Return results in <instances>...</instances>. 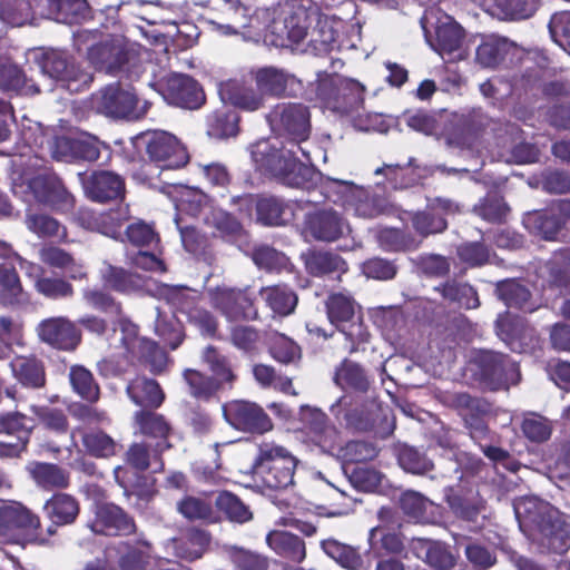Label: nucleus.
I'll return each mask as SVG.
<instances>
[{
	"label": "nucleus",
	"instance_id": "63",
	"mask_svg": "<svg viewBox=\"0 0 570 570\" xmlns=\"http://www.w3.org/2000/svg\"><path fill=\"white\" fill-rule=\"evenodd\" d=\"M379 410V404L372 401L365 410L358 411L354 409L352 411H345L343 419L347 426L357 431H366L373 426Z\"/></svg>",
	"mask_w": 570,
	"mask_h": 570
},
{
	"label": "nucleus",
	"instance_id": "49",
	"mask_svg": "<svg viewBox=\"0 0 570 570\" xmlns=\"http://www.w3.org/2000/svg\"><path fill=\"white\" fill-rule=\"evenodd\" d=\"M322 548L330 558L346 569L355 570L362 564L360 554L351 546L327 539L322 542Z\"/></svg>",
	"mask_w": 570,
	"mask_h": 570
},
{
	"label": "nucleus",
	"instance_id": "4",
	"mask_svg": "<svg viewBox=\"0 0 570 570\" xmlns=\"http://www.w3.org/2000/svg\"><path fill=\"white\" fill-rule=\"evenodd\" d=\"M331 82L337 92L333 100L327 101V106L337 112L348 116L354 128L357 130H376L380 116L358 111L363 102L364 87L353 79L340 77L332 79Z\"/></svg>",
	"mask_w": 570,
	"mask_h": 570
},
{
	"label": "nucleus",
	"instance_id": "55",
	"mask_svg": "<svg viewBox=\"0 0 570 570\" xmlns=\"http://www.w3.org/2000/svg\"><path fill=\"white\" fill-rule=\"evenodd\" d=\"M315 28L308 30V46L316 52H326L335 42L336 32L332 28L327 19H322L317 16Z\"/></svg>",
	"mask_w": 570,
	"mask_h": 570
},
{
	"label": "nucleus",
	"instance_id": "20",
	"mask_svg": "<svg viewBox=\"0 0 570 570\" xmlns=\"http://www.w3.org/2000/svg\"><path fill=\"white\" fill-rule=\"evenodd\" d=\"M302 419L307 422L306 434L311 442L317 445L325 453L341 451V442L337 430L327 424L326 415L311 407H302Z\"/></svg>",
	"mask_w": 570,
	"mask_h": 570
},
{
	"label": "nucleus",
	"instance_id": "43",
	"mask_svg": "<svg viewBox=\"0 0 570 570\" xmlns=\"http://www.w3.org/2000/svg\"><path fill=\"white\" fill-rule=\"evenodd\" d=\"M46 510L55 523L67 524L76 519L79 507L71 495L59 493L46 503Z\"/></svg>",
	"mask_w": 570,
	"mask_h": 570
},
{
	"label": "nucleus",
	"instance_id": "31",
	"mask_svg": "<svg viewBox=\"0 0 570 570\" xmlns=\"http://www.w3.org/2000/svg\"><path fill=\"white\" fill-rule=\"evenodd\" d=\"M130 400L139 406L157 407L164 401V393L154 380L137 377L127 386Z\"/></svg>",
	"mask_w": 570,
	"mask_h": 570
},
{
	"label": "nucleus",
	"instance_id": "39",
	"mask_svg": "<svg viewBox=\"0 0 570 570\" xmlns=\"http://www.w3.org/2000/svg\"><path fill=\"white\" fill-rule=\"evenodd\" d=\"M0 298L10 305L27 301L16 269L7 263L0 264Z\"/></svg>",
	"mask_w": 570,
	"mask_h": 570
},
{
	"label": "nucleus",
	"instance_id": "3",
	"mask_svg": "<svg viewBox=\"0 0 570 570\" xmlns=\"http://www.w3.org/2000/svg\"><path fill=\"white\" fill-rule=\"evenodd\" d=\"M317 18V11L305 4L291 1L279 7L277 16L269 24V31L275 36V43L281 47L303 42Z\"/></svg>",
	"mask_w": 570,
	"mask_h": 570
},
{
	"label": "nucleus",
	"instance_id": "34",
	"mask_svg": "<svg viewBox=\"0 0 570 570\" xmlns=\"http://www.w3.org/2000/svg\"><path fill=\"white\" fill-rule=\"evenodd\" d=\"M14 377L24 386L40 387L45 384V372L41 363L35 357L17 356L10 362Z\"/></svg>",
	"mask_w": 570,
	"mask_h": 570
},
{
	"label": "nucleus",
	"instance_id": "40",
	"mask_svg": "<svg viewBox=\"0 0 570 570\" xmlns=\"http://www.w3.org/2000/svg\"><path fill=\"white\" fill-rule=\"evenodd\" d=\"M357 305L355 301L346 294H332L326 299V312L330 322L337 328L352 318H355Z\"/></svg>",
	"mask_w": 570,
	"mask_h": 570
},
{
	"label": "nucleus",
	"instance_id": "33",
	"mask_svg": "<svg viewBox=\"0 0 570 570\" xmlns=\"http://www.w3.org/2000/svg\"><path fill=\"white\" fill-rule=\"evenodd\" d=\"M266 542L276 553L295 562H301L305 558L304 542L289 532L272 531L267 534Z\"/></svg>",
	"mask_w": 570,
	"mask_h": 570
},
{
	"label": "nucleus",
	"instance_id": "46",
	"mask_svg": "<svg viewBox=\"0 0 570 570\" xmlns=\"http://www.w3.org/2000/svg\"><path fill=\"white\" fill-rule=\"evenodd\" d=\"M497 293L499 298L509 307L524 308L529 312L534 309L529 304L530 292L515 281H502L498 283Z\"/></svg>",
	"mask_w": 570,
	"mask_h": 570
},
{
	"label": "nucleus",
	"instance_id": "19",
	"mask_svg": "<svg viewBox=\"0 0 570 570\" xmlns=\"http://www.w3.org/2000/svg\"><path fill=\"white\" fill-rule=\"evenodd\" d=\"M208 293L212 305L228 320L252 317L256 314L252 311V299L245 291L222 285L209 289Z\"/></svg>",
	"mask_w": 570,
	"mask_h": 570
},
{
	"label": "nucleus",
	"instance_id": "10",
	"mask_svg": "<svg viewBox=\"0 0 570 570\" xmlns=\"http://www.w3.org/2000/svg\"><path fill=\"white\" fill-rule=\"evenodd\" d=\"M39 518L20 502L0 505V540L24 543L36 539Z\"/></svg>",
	"mask_w": 570,
	"mask_h": 570
},
{
	"label": "nucleus",
	"instance_id": "64",
	"mask_svg": "<svg viewBox=\"0 0 570 570\" xmlns=\"http://www.w3.org/2000/svg\"><path fill=\"white\" fill-rule=\"evenodd\" d=\"M180 313L185 314L188 321L195 324L203 333L212 335L216 331V321L213 315L200 306L189 302L179 306Z\"/></svg>",
	"mask_w": 570,
	"mask_h": 570
},
{
	"label": "nucleus",
	"instance_id": "50",
	"mask_svg": "<svg viewBox=\"0 0 570 570\" xmlns=\"http://www.w3.org/2000/svg\"><path fill=\"white\" fill-rule=\"evenodd\" d=\"M69 379L73 391L82 399L90 402H96L99 399V387L87 368L80 365L72 366Z\"/></svg>",
	"mask_w": 570,
	"mask_h": 570
},
{
	"label": "nucleus",
	"instance_id": "48",
	"mask_svg": "<svg viewBox=\"0 0 570 570\" xmlns=\"http://www.w3.org/2000/svg\"><path fill=\"white\" fill-rule=\"evenodd\" d=\"M287 459H295V456L281 445L264 443L259 446L255 468L257 472L271 471L272 468L278 469L282 465H285V461Z\"/></svg>",
	"mask_w": 570,
	"mask_h": 570
},
{
	"label": "nucleus",
	"instance_id": "2",
	"mask_svg": "<svg viewBox=\"0 0 570 570\" xmlns=\"http://www.w3.org/2000/svg\"><path fill=\"white\" fill-rule=\"evenodd\" d=\"M513 510L520 529L527 533L538 530L548 539L556 552H563L570 540V525L561 513L537 497H522L514 501Z\"/></svg>",
	"mask_w": 570,
	"mask_h": 570
},
{
	"label": "nucleus",
	"instance_id": "59",
	"mask_svg": "<svg viewBox=\"0 0 570 570\" xmlns=\"http://www.w3.org/2000/svg\"><path fill=\"white\" fill-rule=\"evenodd\" d=\"M216 505L232 521L243 523L252 519L248 508L230 492L219 493L216 498Z\"/></svg>",
	"mask_w": 570,
	"mask_h": 570
},
{
	"label": "nucleus",
	"instance_id": "22",
	"mask_svg": "<svg viewBox=\"0 0 570 570\" xmlns=\"http://www.w3.org/2000/svg\"><path fill=\"white\" fill-rule=\"evenodd\" d=\"M29 188L38 202L58 210L66 212L73 207L72 195L55 176H37L29 183Z\"/></svg>",
	"mask_w": 570,
	"mask_h": 570
},
{
	"label": "nucleus",
	"instance_id": "51",
	"mask_svg": "<svg viewBox=\"0 0 570 570\" xmlns=\"http://www.w3.org/2000/svg\"><path fill=\"white\" fill-rule=\"evenodd\" d=\"M0 87L19 90L24 95L40 92L39 87L31 79H28L17 66L12 65L3 66L0 69Z\"/></svg>",
	"mask_w": 570,
	"mask_h": 570
},
{
	"label": "nucleus",
	"instance_id": "47",
	"mask_svg": "<svg viewBox=\"0 0 570 570\" xmlns=\"http://www.w3.org/2000/svg\"><path fill=\"white\" fill-rule=\"evenodd\" d=\"M27 228L39 237H57L66 239L67 232L60 223L45 214L28 213L26 216Z\"/></svg>",
	"mask_w": 570,
	"mask_h": 570
},
{
	"label": "nucleus",
	"instance_id": "57",
	"mask_svg": "<svg viewBox=\"0 0 570 570\" xmlns=\"http://www.w3.org/2000/svg\"><path fill=\"white\" fill-rule=\"evenodd\" d=\"M297 465L296 459H287L285 465L272 468L271 471L258 472L266 487L275 490L286 489L294 483V472Z\"/></svg>",
	"mask_w": 570,
	"mask_h": 570
},
{
	"label": "nucleus",
	"instance_id": "58",
	"mask_svg": "<svg viewBox=\"0 0 570 570\" xmlns=\"http://www.w3.org/2000/svg\"><path fill=\"white\" fill-rule=\"evenodd\" d=\"M377 240L385 250H410L417 248L420 242L396 228H384L379 233Z\"/></svg>",
	"mask_w": 570,
	"mask_h": 570
},
{
	"label": "nucleus",
	"instance_id": "24",
	"mask_svg": "<svg viewBox=\"0 0 570 570\" xmlns=\"http://www.w3.org/2000/svg\"><path fill=\"white\" fill-rule=\"evenodd\" d=\"M99 141L94 137L58 138L52 148L53 158L60 161H71L77 158L94 161L99 158Z\"/></svg>",
	"mask_w": 570,
	"mask_h": 570
},
{
	"label": "nucleus",
	"instance_id": "56",
	"mask_svg": "<svg viewBox=\"0 0 570 570\" xmlns=\"http://www.w3.org/2000/svg\"><path fill=\"white\" fill-rule=\"evenodd\" d=\"M208 544V537L198 530L189 531L177 544V556L186 560H195L202 557Z\"/></svg>",
	"mask_w": 570,
	"mask_h": 570
},
{
	"label": "nucleus",
	"instance_id": "52",
	"mask_svg": "<svg viewBox=\"0 0 570 570\" xmlns=\"http://www.w3.org/2000/svg\"><path fill=\"white\" fill-rule=\"evenodd\" d=\"M39 257L42 263L51 267L67 269L73 278L83 275L81 267L73 261L71 255L61 248L45 246L40 249Z\"/></svg>",
	"mask_w": 570,
	"mask_h": 570
},
{
	"label": "nucleus",
	"instance_id": "23",
	"mask_svg": "<svg viewBox=\"0 0 570 570\" xmlns=\"http://www.w3.org/2000/svg\"><path fill=\"white\" fill-rule=\"evenodd\" d=\"M239 210L244 216L250 217L256 208L257 220L265 225H282L286 222L287 206L275 197H255L247 195L238 198Z\"/></svg>",
	"mask_w": 570,
	"mask_h": 570
},
{
	"label": "nucleus",
	"instance_id": "8",
	"mask_svg": "<svg viewBox=\"0 0 570 570\" xmlns=\"http://www.w3.org/2000/svg\"><path fill=\"white\" fill-rule=\"evenodd\" d=\"M139 140L151 163L160 169H178L188 163V154L184 145L170 132L157 130L145 132Z\"/></svg>",
	"mask_w": 570,
	"mask_h": 570
},
{
	"label": "nucleus",
	"instance_id": "1",
	"mask_svg": "<svg viewBox=\"0 0 570 570\" xmlns=\"http://www.w3.org/2000/svg\"><path fill=\"white\" fill-rule=\"evenodd\" d=\"M272 130L289 137V147H278L277 142L263 140L254 145L252 157L264 169L291 187H304L312 178L313 170L304 164L297 154L307 161L308 153L301 146L311 134V114L306 106L295 102L277 104L267 115Z\"/></svg>",
	"mask_w": 570,
	"mask_h": 570
},
{
	"label": "nucleus",
	"instance_id": "62",
	"mask_svg": "<svg viewBox=\"0 0 570 570\" xmlns=\"http://www.w3.org/2000/svg\"><path fill=\"white\" fill-rule=\"evenodd\" d=\"M338 331L345 336L348 345L346 348L353 353L356 352L360 346L368 341L370 333L364 325L362 318L356 316L351 321L343 323Z\"/></svg>",
	"mask_w": 570,
	"mask_h": 570
},
{
	"label": "nucleus",
	"instance_id": "21",
	"mask_svg": "<svg viewBox=\"0 0 570 570\" xmlns=\"http://www.w3.org/2000/svg\"><path fill=\"white\" fill-rule=\"evenodd\" d=\"M37 334L43 343L66 351L73 350L80 341L76 326L62 316L41 321L37 326Z\"/></svg>",
	"mask_w": 570,
	"mask_h": 570
},
{
	"label": "nucleus",
	"instance_id": "38",
	"mask_svg": "<svg viewBox=\"0 0 570 570\" xmlns=\"http://www.w3.org/2000/svg\"><path fill=\"white\" fill-rule=\"evenodd\" d=\"M334 381L342 389H352L360 392H365L370 386L368 377L363 367L348 360H344L337 367Z\"/></svg>",
	"mask_w": 570,
	"mask_h": 570
},
{
	"label": "nucleus",
	"instance_id": "11",
	"mask_svg": "<svg viewBox=\"0 0 570 570\" xmlns=\"http://www.w3.org/2000/svg\"><path fill=\"white\" fill-rule=\"evenodd\" d=\"M124 348L125 353L131 354L150 363L155 371H161L166 366L167 357L165 352L150 340L138 336L137 326L128 320H120L114 330V343Z\"/></svg>",
	"mask_w": 570,
	"mask_h": 570
},
{
	"label": "nucleus",
	"instance_id": "27",
	"mask_svg": "<svg viewBox=\"0 0 570 570\" xmlns=\"http://www.w3.org/2000/svg\"><path fill=\"white\" fill-rule=\"evenodd\" d=\"M48 17L61 23H78L91 17L87 0H48Z\"/></svg>",
	"mask_w": 570,
	"mask_h": 570
},
{
	"label": "nucleus",
	"instance_id": "53",
	"mask_svg": "<svg viewBox=\"0 0 570 570\" xmlns=\"http://www.w3.org/2000/svg\"><path fill=\"white\" fill-rule=\"evenodd\" d=\"M507 48V40L489 37L478 47L476 60L483 67H495L503 59Z\"/></svg>",
	"mask_w": 570,
	"mask_h": 570
},
{
	"label": "nucleus",
	"instance_id": "14",
	"mask_svg": "<svg viewBox=\"0 0 570 570\" xmlns=\"http://www.w3.org/2000/svg\"><path fill=\"white\" fill-rule=\"evenodd\" d=\"M256 89L264 96L279 98L295 95L301 81L285 69L265 66L250 71Z\"/></svg>",
	"mask_w": 570,
	"mask_h": 570
},
{
	"label": "nucleus",
	"instance_id": "44",
	"mask_svg": "<svg viewBox=\"0 0 570 570\" xmlns=\"http://www.w3.org/2000/svg\"><path fill=\"white\" fill-rule=\"evenodd\" d=\"M207 124V132L209 136L226 138L237 134L238 116L234 110L224 107L208 116Z\"/></svg>",
	"mask_w": 570,
	"mask_h": 570
},
{
	"label": "nucleus",
	"instance_id": "12",
	"mask_svg": "<svg viewBox=\"0 0 570 570\" xmlns=\"http://www.w3.org/2000/svg\"><path fill=\"white\" fill-rule=\"evenodd\" d=\"M421 24L425 33L429 27H434L436 43L434 50L443 59L454 60L462 58L460 47L463 38L461 27L448 14H440L438 10L429 9L421 19Z\"/></svg>",
	"mask_w": 570,
	"mask_h": 570
},
{
	"label": "nucleus",
	"instance_id": "15",
	"mask_svg": "<svg viewBox=\"0 0 570 570\" xmlns=\"http://www.w3.org/2000/svg\"><path fill=\"white\" fill-rule=\"evenodd\" d=\"M223 414L232 426L244 432L264 433L273 426L263 409L247 401H232L223 405Z\"/></svg>",
	"mask_w": 570,
	"mask_h": 570
},
{
	"label": "nucleus",
	"instance_id": "61",
	"mask_svg": "<svg viewBox=\"0 0 570 570\" xmlns=\"http://www.w3.org/2000/svg\"><path fill=\"white\" fill-rule=\"evenodd\" d=\"M442 295L465 308H476L480 305L476 292L468 284H446L442 288Z\"/></svg>",
	"mask_w": 570,
	"mask_h": 570
},
{
	"label": "nucleus",
	"instance_id": "35",
	"mask_svg": "<svg viewBox=\"0 0 570 570\" xmlns=\"http://www.w3.org/2000/svg\"><path fill=\"white\" fill-rule=\"evenodd\" d=\"M220 95L223 99L247 111H255L264 106V95L238 83L226 85L222 88Z\"/></svg>",
	"mask_w": 570,
	"mask_h": 570
},
{
	"label": "nucleus",
	"instance_id": "6",
	"mask_svg": "<svg viewBox=\"0 0 570 570\" xmlns=\"http://www.w3.org/2000/svg\"><path fill=\"white\" fill-rule=\"evenodd\" d=\"M469 370L491 390L517 384L520 379L514 361L491 351L475 352L469 363Z\"/></svg>",
	"mask_w": 570,
	"mask_h": 570
},
{
	"label": "nucleus",
	"instance_id": "45",
	"mask_svg": "<svg viewBox=\"0 0 570 570\" xmlns=\"http://www.w3.org/2000/svg\"><path fill=\"white\" fill-rule=\"evenodd\" d=\"M32 19L29 0H0V21L11 27H21Z\"/></svg>",
	"mask_w": 570,
	"mask_h": 570
},
{
	"label": "nucleus",
	"instance_id": "18",
	"mask_svg": "<svg viewBox=\"0 0 570 570\" xmlns=\"http://www.w3.org/2000/svg\"><path fill=\"white\" fill-rule=\"evenodd\" d=\"M348 232L347 222L333 209L317 210L305 219V233L316 240L334 242Z\"/></svg>",
	"mask_w": 570,
	"mask_h": 570
},
{
	"label": "nucleus",
	"instance_id": "9",
	"mask_svg": "<svg viewBox=\"0 0 570 570\" xmlns=\"http://www.w3.org/2000/svg\"><path fill=\"white\" fill-rule=\"evenodd\" d=\"M332 189L347 212L364 219H372L389 210L387 202L376 195H372L362 186L350 180L330 179Z\"/></svg>",
	"mask_w": 570,
	"mask_h": 570
},
{
	"label": "nucleus",
	"instance_id": "30",
	"mask_svg": "<svg viewBox=\"0 0 570 570\" xmlns=\"http://www.w3.org/2000/svg\"><path fill=\"white\" fill-rule=\"evenodd\" d=\"M305 267L313 276H324L347 271V265L337 254L311 250L303 254Z\"/></svg>",
	"mask_w": 570,
	"mask_h": 570
},
{
	"label": "nucleus",
	"instance_id": "54",
	"mask_svg": "<svg viewBox=\"0 0 570 570\" xmlns=\"http://www.w3.org/2000/svg\"><path fill=\"white\" fill-rule=\"evenodd\" d=\"M82 444L87 453L107 458L116 452L115 441L101 431L81 432Z\"/></svg>",
	"mask_w": 570,
	"mask_h": 570
},
{
	"label": "nucleus",
	"instance_id": "26",
	"mask_svg": "<svg viewBox=\"0 0 570 570\" xmlns=\"http://www.w3.org/2000/svg\"><path fill=\"white\" fill-rule=\"evenodd\" d=\"M86 195L94 202L104 203L124 194L125 185L120 176L110 171H97L82 180Z\"/></svg>",
	"mask_w": 570,
	"mask_h": 570
},
{
	"label": "nucleus",
	"instance_id": "42",
	"mask_svg": "<svg viewBox=\"0 0 570 570\" xmlns=\"http://www.w3.org/2000/svg\"><path fill=\"white\" fill-rule=\"evenodd\" d=\"M102 278L108 287L121 293H131L145 286L139 275L111 265H106L102 269Z\"/></svg>",
	"mask_w": 570,
	"mask_h": 570
},
{
	"label": "nucleus",
	"instance_id": "41",
	"mask_svg": "<svg viewBox=\"0 0 570 570\" xmlns=\"http://www.w3.org/2000/svg\"><path fill=\"white\" fill-rule=\"evenodd\" d=\"M524 226L544 239H553L561 228V219L554 212H533L523 218Z\"/></svg>",
	"mask_w": 570,
	"mask_h": 570
},
{
	"label": "nucleus",
	"instance_id": "36",
	"mask_svg": "<svg viewBox=\"0 0 570 570\" xmlns=\"http://www.w3.org/2000/svg\"><path fill=\"white\" fill-rule=\"evenodd\" d=\"M259 294L271 309L281 316L293 313L297 304V295L287 286L264 287Z\"/></svg>",
	"mask_w": 570,
	"mask_h": 570
},
{
	"label": "nucleus",
	"instance_id": "16",
	"mask_svg": "<svg viewBox=\"0 0 570 570\" xmlns=\"http://www.w3.org/2000/svg\"><path fill=\"white\" fill-rule=\"evenodd\" d=\"M94 107L100 114L112 118H139L141 112L137 110L136 95L110 85L97 94L94 98Z\"/></svg>",
	"mask_w": 570,
	"mask_h": 570
},
{
	"label": "nucleus",
	"instance_id": "37",
	"mask_svg": "<svg viewBox=\"0 0 570 570\" xmlns=\"http://www.w3.org/2000/svg\"><path fill=\"white\" fill-rule=\"evenodd\" d=\"M28 471L35 482L45 489L66 488L69 483L68 473L56 464L35 462Z\"/></svg>",
	"mask_w": 570,
	"mask_h": 570
},
{
	"label": "nucleus",
	"instance_id": "29",
	"mask_svg": "<svg viewBox=\"0 0 570 570\" xmlns=\"http://www.w3.org/2000/svg\"><path fill=\"white\" fill-rule=\"evenodd\" d=\"M168 89L173 100L188 109L200 106L204 96L198 83L188 76L174 75L168 80Z\"/></svg>",
	"mask_w": 570,
	"mask_h": 570
},
{
	"label": "nucleus",
	"instance_id": "17",
	"mask_svg": "<svg viewBox=\"0 0 570 570\" xmlns=\"http://www.w3.org/2000/svg\"><path fill=\"white\" fill-rule=\"evenodd\" d=\"M42 58L39 61L40 69L43 76H48L57 81L67 83L69 90H79L80 86L88 85L91 81V76L87 72L76 69L68 63L67 57L60 51H47L41 53Z\"/></svg>",
	"mask_w": 570,
	"mask_h": 570
},
{
	"label": "nucleus",
	"instance_id": "5",
	"mask_svg": "<svg viewBox=\"0 0 570 570\" xmlns=\"http://www.w3.org/2000/svg\"><path fill=\"white\" fill-rule=\"evenodd\" d=\"M138 48L121 36H115L89 48L90 62L111 75L129 72L137 60Z\"/></svg>",
	"mask_w": 570,
	"mask_h": 570
},
{
	"label": "nucleus",
	"instance_id": "60",
	"mask_svg": "<svg viewBox=\"0 0 570 570\" xmlns=\"http://www.w3.org/2000/svg\"><path fill=\"white\" fill-rule=\"evenodd\" d=\"M521 429L525 438L533 442L547 441L552 432L550 421L537 413L527 414Z\"/></svg>",
	"mask_w": 570,
	"mask_h": 570
},
{
	"label": "nucleus",
	"instance_id": "28",
	"mask_svg": "<svg viewBox=\"0 0 570 570\" xmlns=\"http://www.w3.org/2000/svg\"><path fill=\"white\" fill-rule=\"evenodd\" d=\"M411 549L417 558L441 570H449L455 563L454 556L440 542L413 539Z\"/></svg>",
	"mask_w": 570,
	"mask_h": 570
},
{
	"label": "nucleus",
	"instance_id": "13",
	"mask_svg": "<svg viewBox=\"0 0 570 570\" xmlns=\"http://www.w3.org/2000/svg\"><path fill=\"white\" fill-rule=\"evenodd\" d=\"M129 219L128 206L104 212L81 210L78 215V223L82 228L119 242H125L122 227Z\"/></svg>",
	"mask_w": 570,
	"mask_h": 570
},
{
	"label": "nucleus",
	"instance_id": "32",
	"mask_svg": "<svg viewBox=\"0 0 570 570\" xmlns=\"http://www.w3.org/2000/svg\"><path fill=\"white\" fill-rule=\"evenodd\" d=\"M135 420L139 426L140 433L150 438L159 439V442L156 444L157 452H163L165 449L170 446L167 442L170 428L161 415L150 412H137Z\"/></svg>",
	"mask_w": 570,
	"mask_h": 570
},
{
	"label": "nucleus",
	"instance_id": "7",
	"mask_svg": "<svg viewBox=\"0 0 570 570\" xmlns=\"http://www.w3.org/2000/svg\"><path fill=\"white\" fill-rule=\"evenodd\" d=\"M203 360L209 365L215 379L206 377L196 370H186L184 377L190 389V394L197 399L208 400L222 387L224 382L230 383L235 379L226 360L212 346L206 347Z\"/></svg>",
	"mask_w": 570,
	"mask_h": 570
},
{
	"label": "nucleus",
	"instance_id": "25",
	"mask_svg": "<svg viewBox=\"0 0 570 570\" xmlns=\"http://www.w3.org/2000/svg\"><path fill=\"white\" fill-rule=\"evenodd\" d=\"M135 525L132 520L117 505L105 503L97 507L96 519L91 529L96 533L128 534Z\"/></svg>",
	"mask_w": 570,
	"mask_h": 570
}]
</instances>
